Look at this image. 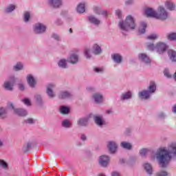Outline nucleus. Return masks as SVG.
<instances>
[{
	"instance_id": "f257e3e1",
	"label": "nucleus",
	"mask_w": 176,
	"mask_h": 176,
	"mask_svg": "<svg viewBox=\"0 0 176 176\" xmlns=\"http://www.w3.org/2000/svg\"><path fill=\"white\" fill-rule=\"evenodd\" d=\"M173 157H176V142L169 144L168 148H159L153 159H156L160 167L166 168Z\"/></svg>"
},
{
	"instance_id": "f03ea898",
	"label": "nucleus",
	"mask_w": 176,
	"mask_h": 176,
	"mask_svg": "<svg viewBox=\"0 0 176 176\" xmlns=\"http://www.w3.org/2000/svg\"><path fill=\"white\" fill-rule=\"evenodd\" d=\"M135 19L131 15H128L124 21H120L118 23V28L122 34L129 32L130 30H135Z\"/></svg>"
},
{
	"instance_id": "7ed1b4c3",
	"label": "nucleus",
	"mask_w": 176,
	"mask_h": 176,
	"mask_svg": "<svg viewBox=\"0 0 176 176\" xmlns=\"http://www.w3.org/2000/svg\"><path fill=\"white\" fill-rule=\"evenodd\" d=\"M156 91V83L151 81L148 87V90H143L138 93V96L141 100H148L151 98V96Z\"/></svg>"
},
{
	"instance_id": "20e7f679",
	"label": "nucleus",
	"mask_w": 176,
	"mask_h": 176,
	"mask_svg": "<svg viewBox=\"0 0 176 176\" xmlns=\"http://www.w3.org/2000/svg\"><path fill=\"white\" fill-rule=\"evenodd\" d=\"M168 17H170V14L166 8L163 6H158L155 19L161 21H166Z\"/></svg>"
},
{
	"instance_id": "39448f33",
	"label": "nucleus",
	"mask_w": 176,
	"mask_h": 176,
	"mask_svg": "<svg viewBox=\"0 0 176 176\" xmlns=\"http://www.w3.org/2000/svg\"><path fill=\"white\" fill-rule=\"evenodd\" d=\"M47 27L42 23H37L33 26L34 34H43L46 32Z\"/></svg>"
},
{
	"instance_id": "423d86ee",
	"label": "nucleus",
	"mask_w": 176,
	"mask_h": 176,
	"mask_svg": "<svg viewBox=\"0 0 176 176\" xmlns=\"http://www.w3.org/2000/svg\"><path fill=\"white\" fill-rule=\"evenodd\" d=\"M14 83H16V79L14 77H11L4 82L3 87L8 91H12Z\"/></svg>"
},
{
	"instance_id": "0eeeda50",
	"label": "nucleus",
	"mask_w": 176,
	"mask_h": 176,
	"mask_svg": "<svg viewBox=\"0 0 176 176\" xmlns=\"http://www.w3.org/2000/svg\"><path fill=\"white\" fill-rule=\"evenodd\" d=\"M167 47H168L167 44L163 42H159L155 45V49L159 54H163L167 50Z\"/></svg>"
},
{
	"instance_id": "6e6552de",
	"label": "nucleus",
	"mask_w": 176,
	"mask_h": 176,
	"mask_svg": "<svg viewBox=\"0 0 176 176\" xmlns=\"http://www.w3.org/2000/svg\"><path fill=\"white\" fill-rule=\"evenodd\" d=\"M8 108H11V109H14V112L18 116H27L28 113L27 110H24L23 109H14V105L12 103H10L8 105Z\"/></svg>"
},
{
	"instance_id": "1a4fd4ad",
	"label": "nucleus",
	"mask_w": 176,
	"mask_h": 176,
	"mask_svg": "<svg viewBox=\"0 0 176 176\" xmlns=\"http://www.w3.org/2000/svg\"><path fill=\"white\" fill-rule=\"evenodd\" d=\"M107 148L110 153H116L118 152V143L113 140L107 142Z\"/></svg>"
},
{
	"instance_id": "9d476101",
	"label": "nucleus",
	"mask_w": 176,
	"mask_h": 176,
	"mask_svg": "<svg viewBox=\"0 0 176 176\" xmlns=\"http://www.w3.org/2000/svg\"><path fill=\"white\" fill-rule=\"evenodd\" d=\"M157 11L152 8H147L144 10V14L146 17H152L153 19H156Z\"/></svg>"
},
{
	"instance_id": "9b49d317",
	"label": "nucleus",
	"mask_w": 176,
	"mask_h": 176,
	"mask_svg": "<svg viewBox=\"0 0 176 176\" xmlns=\"http://www.w3.org/2000/svg\"><path fill=\"white\" fill-rule=\"evenodd\" d=\"M164 6L169 12H175L176 10V5L171 0H166L164 2Z\"/></svg>"
},
{
	"instance_id": "f8f14e48",
	"label": "nucleus",
	"mask_w": 176,
	"mask_h": 176,
	"mask_svg": "<svg viewBox=\"0 0 176 176\" xmlns=\"http://www.w3.org/2000/svg\"><path fill=\"white\" fill-rule=\"evenodd\" d=\"M26 80L28 84L32 89L35 88L36 86V80L35 79V77L32 76V74H28L26 77Z\"/></svg>"
},
{
	"instance_id": "ddd939ff",
	"label": "nucleus",
	"mask_w": 176,
	"mask_h": 176,
	"mask_svg": "<svg viewBox=\"0 0 176 176\" xmlns=\"http://www.w3.org/2000/svg\"><path fill=\"white\" fill-rule=\"evenodd\" d=\"M99 164L102 167H107L109 164V157L108 155H101L99 157Z\"/></svg>"
},
{
	"instance_id": "4468645a",
	"label": "nucleus",
	"mask_w": 176,
	"mask_h": 176,
	"mask_svg": "<svg viewBox=\"0 0 176 176\" xmlns=\"http://www.w3.org/2000/svg\"><path fill=\"white\" fill-rule=\"evenodd\" d=\"M92 99L96 104H102L104 102V96L100 93H96L92 96Z\"/></svg>"
},
{
	"instance_id": "2eb2a0df",
	"label": "nucleus",
	"mask_w": 176,
	"mask_h": 176,
	"mask_svg": "<svg viewBox=\"0 0 176 176\" xmlns=\"http://www.w3.org/2000/svg\"><path fill=\"white\" fill-rule=\"evenodd\" d=\"M48 4L56 9L63 6V0H48Z\"/></svg>"
},
{
	"instance_id": "dca6fc26",
	"label": "nucleus",
	"mask_w": 176,
	"mask_h": 176,
	"mask_svg": "<svg viewBox=\"0 0 176 176\" xmlns=\"http://www.w3.org/2000/svg\"><path fill=\"white\" fill-rule=\"evenodd\" d=\"M92 53L96 56H98L102 53V49L101 48V45L98 43H95L92 46Z\"/></svg>"
},
{
	"instance_id": "f3484780",
	"label": "nucleus",
	"mask_w": 176,
	"mask_h": 176,
	"mask_svg": "<svg viewBox=\"0 0 176 176\" xmlns=\"http://www.w3.org/2000/svg\"><path fill=\"white\" fill-rule=\"evenodd\" d=\"M138 58L140 61H142V63H144V64H151V59L149 58V56L146 55V54H144V53L139 54Z\"/></svg>"
},
{
	"instance_id": "a211bd4d",
	"label": "nucleus",
	"mask_w": 176,
	"mask_h": 176,
	"mask_svg": "<svg viewBox=\"0 0 176 176\" xmlns=\"http://www.w3.org/2000/svg\"><path fill=\"white\" fill-rule=\"evenodd\" d=\"M133 97V92L131 91H127L124 92L120 96V100L121 101H126L127 100H130Z\"/></svg>"
},
{
	"instance_id": "6ab92c4d",
	"label": "nucleus",
	"mask_w": 176,
	"mask_h": 176,
	"mask_svg": "<svg viewBox=\"0 0 176 176\" xmlns=\"http://www.w3.org/2000/svg\"><path fill=\"white\" fill-rule=\"evenodd\" d=\"M67 61L70 63V64H78L79 56L76 54H72L68 58Z\"/></svg>"
},
{
	"instance_id": "aec40b11",
	"label": "nucleus",
	"mask_w": 176,
	"mask_h": 176,
	"mask_svg": "<svg viewBox=\"0 0 176 176\" xmlns=\"http://www.w3.org/2000/svg\"><path fill=\"white\" fill-rule=\"evenodd\" d=\"M56 87L54 84H50L47 87V94L50 98H54V92H53V89Z\"/></svg>"
},
{
	"instance_id": "412c9836",
	"label": "nucleus",
	"mask_w": 176,
	"mask_h": 176,
	"mask_svg": "<svg viewBox=\"0 0 176 176\" xmlns=\"http://www.w3.org/2000/svg\"><path fill=\"white\" fill-rule=\"evenodd\" d=\"M94 119L97 126H99L100 127L105 124V120H104V118H102L101 116H96Z\"/></svg>"
},
{
	"instance_id": "4be33fe9",
	"label": "nucleus",
	"mask_w": 176,
	"mask_h": 176,
	"mask_svg": "<svg viewBox=\"0 0 176 176\" xmlns=\"http://www.w3.org/2000/svg\"><path fill=\"white\" fill-rule=\"evenodd\" d=\"M86 5H87V3L85 1L80 3L77 6L76 12L78 13H85Z\"/></svg>"
},
{
	"instance_id": "5701e85b",
	"label": "nucleus",
	"mask_w": 176,
	"mask_h": 176,
	"mask_svg": "<svg viewBox=\"0 0 176 176\" xmlns=\"http://www.w3.org/2000/svg\"><path fill=\"white\" fill-rule=\"evenodd\" d=\"M111 58H112L113 61H114L116 63V64H120L122 63V60H123L122 55H120L119 54H112Z\"/></svg>"
},
{
	"instance_id": "b1692460",
	"label": "nucleus",
	"mask_w": 176,
	"mask_h": 176,
	"mask_svg": "<svg viewBox=\"0 0 176 176\" xmlns=\"http://www.w3.org/2000/svg\"><path fill=\"white\" fill-rule=\"evenodd\" d=\"M87 19L89 23H91V24H94V25H100V24H101V21L96 18L94 16H89Z\"/></svg>"
},
{
	"instance_id": "393cba45",
	"label": "nucleus",
	"mask_w": 176,
	"mask_h": 176,
	"mask_svg": "<svg viewBox=\"0 0 176 176\" xmlns=\"http://www.w3.org/2000/svg\"><path fill=\"white\" fill-rule=\"evenodd\" d=\"M89 122V118H80L77 120V124L80 126V127H86L87 126V123Z\"/></svg>"
},
{
	"instance_id": "a878e982",
	"label": "nucleus",
	"mask_w": 176,
	"mask_h": 176,
	"mask_svg": "<svg viewBox=\"0 0 176 176\" xmlns=\"http://www.w3.org/2000/svg\"><path fill=\"white\" fill-rule=\"evenodd\" d=\"M71 97H72V94L67 91H61L59 94V98H62V99L71 98Z\"/></svg>"
},
{
	"instance_id": "bb28decb",
	"label": "nucleus",
	"mask_w": 176,
	"mask_h": 176,
	"mask_svg": "<svg viewBox=\"0 0 176 176\" xmlns=\"http://www.w3.org/2000/svg\"><path fill=\"white\" fill-rule=\"evenodd\" d=\"M58 66L59 68H62L65 69V68H68V65H67V60L65 58H61L58 62Z\"/></svg>"
},
{
	"instance_id": "cd10ccee",
	"label": "nucleus",
	"mask_w": 176,
	"mask_h": 176,
	"mask_svg": "<svg viewBox=\"0 0 176 176\" xmlns=\"http://www.w3.org/2000/svg\"><path fill=\"white\" fill-rule=\"evenodd\" d=\"M168 57H169L170 60L173 63H175L176 62V52L173 50H170L168 52Z\"/></svg>"
},
{
	"instance_id": "c85d7f7f",
	"label": "nucleus",
	"mask_w": 176,
	"mask_h": 176,
	"mask_svg": "<svg viewBox=\"0 0 176 176\" xmlns=\"http://www.w3.org/2000/svg\"><path fill=\"white\" fill-rule=\"evenodd\" d=\"M121 148H123V149H126V151L131 150V148H133V146L131 144L130 142H122L120 143Z\"/></svg>"
},
{
	"instance_id": "c756f323",
	"label": "nucleus",
	"mask_w": 176,
	"mask_h": 176,
	"mask_svg": "<svg viewBox=\"0 0 176 176\" xmlns=\"http://www.w3.org/2000/svg\"><path fill=\"white\" fill-rule=\"evenodd\" d=\"M61 124L62 127L65 129H71L72 127V122L69 120H63Z\"/></svg>"
},
{
	"instance_id": "7c9ffc66",
	"label": "nucleus",
	"mask_w": 176,
	"mask_h": 176,
	"mask_svg": "<svg viewBox=\"0 0 176 176\" xmlns=\"http://www.w3.org/2000/svg\"><path fill=\"white\" fill-rule=\"evenodd\" d=\"M166 38L168 39V41H176V32H171L170 33H168L166 35Z\"/></svg>"
},
{
	"instance_id": "2f4dec72",
	"label": "nucleus",
	"mask_w": 176,
	"mask_h": 176,
	"mask_svg": "<svg viewBox=\"0 0 176 176\" xmlns=\"http://www.w3.org/2000/svg\"><path fill=\"white\" fill-rule=\"evenodd\" d=\"M146 30V23L141 22L139 28V34H144Z\"/></svg>"
},
{
	"instance_id": "473e14b6",
	"label": "nucleus",
	"mask_w": 176,
	"mask_h": 176,
	"mask_svg": "<svg viewBox=\"0 0 176 176\" xmlns=\"http://www.w3.org/2000/svg\"><path fill=\"white\" fill-rule=\"evenodd\" d=\"M149 152H151V150L149 148H141L139 151V153L140 155V156H142V157L146 156V155H148V153H149Z\"/></svg>"
},
{
	"instance_id": "72a5a7b5",
	"label": "nucleus",
	"mask_w": 176,
	"mask_h": 176,
	"mask_svg": "<svg viewBox=\"0 0 176 176\" xmlns=\"http://www.w3.org/2000/svg\"><path fill=\"white\" fill-rule=\"evenodd\" d=\"M14 9H16V6L14 4H10L7 8H5L4 12L5 13H12Z\"/></svg>"
},
{
	"instance_id": "f704fd0d",
	"label": "nucleus",
	"mask_w": 176,
	"mask_h": 176,
	"mask_svg": "<svg viewBox=\"0 0 176 176\" xmlns=\"http://www.w3.org/2000/svg\"><path fill=\"white\" fill-rule=\"evenodd\" d=\"M144 168L146 170V173L149 174V175H152L153 170L152 166L150 164L146 163L144 165Z\"/></svg>"
},
{
	"instance_id": "c9c22d12",
	"label": "nucleus",
	"mask_w": 176,
	"mask_h": 176,
	"mask_svg": "<svg viewBox=\"0 0 176 176\" xmlns=\"http://www.w3.org/2000/svg\"><path fill=\"white\" fill-rule=\"evenodd\" d=\"M60 112L62 115H67L69 113V109L67 107L62 106L60 108Z\"/></svg>"
},
{
	"instance_id": "e433bc0d",
	"label": "nucleus",
	"mask_w": 176,
	"mask_h": 176,
	"mask_svg": "<svg viewBox=\"0 0 176 176\" xmlns=\"http://www.w3.org/2000/svg\"><path fill=\"white\" fill-rule=\"evenodd\" d=\"M94 12L96 13V14H102L103 16H107L108 12L107 11L102 10L98 8H96L94 9Z\"/></svg>"
},
{
	"instance_id": "4c0bfd02",
	"label": "nucleus",
	"mask_w": 176,
	"mask_h": 176,
	"mask_svg": "<svg viewBox=\"0 0 176 176\" xmlns=\"http://www.w3.org/2000/svg\"><path fill=\"white\" fill-rule=\"evenodd\" d=\"M24 68V65H23L22 63H17L14 66V71H21Z\"/></svg>"
},
{
	"instance_id": "58836bf2",
	"label": "nucleus",
	"mask_w": 176,
	"mask_h": 176,
	"mask_svg": "<svg viewBox=\"0 0 176 176\" xmlns=\"http://www.w3.org/2000/svg\"><path fill=\"white\" fill-rule=\"evenodd\" d=\"M30 19H31V14L28 12H25L23 14V20L25 23H28Z\"/></svg>"
},
{
	"instance_id": "ea45409f",
	"label": "nucleus",
	"mask_w": 176,
	"mask_h": 176,
	"mask_svg": "<svg viewBox=\"0 0 176 176\" xmlns=\"http://www.w3.org/2000/svg\"><path fill=\"white\" fill-rule=\"evenodd\" d=\"M84 54L86 57V58H91V54H90V49L89 48H85L84 51Z\"/></svg>"
},
{
	"instance_id": "a19ab883",
	"label": "nucleus",
	"mask_w": 176,
	"mask_h": 176,
	"mask_svg": "<svg viewBox=\"0 0 176 176\" xmlns=\"http://www.w3.org/2000/svg\"><path fill=\"white\" fill-rule=\"evenodd\" d=\"M6 109L5 108H0V118H6Z\"/></svg>"
},
{
	"instance_id": "79ce46f5",
	"label": "nucleus",
	"mask_w": 176,
	"mask_h": 176,
	"mask_svg": "<svg viewBox=\"0 0 176 176\" xmlns=\"http://www.w3.org/2000/svg\"><path fill=\"white\" fill-rule=\"evenodd\" d=\"M170 173L166 170H161L157 173V176H168Z\"/></svg>"
},
{
	"instance_id": "37998d69",
	"label": "nucleus",
	"mask_w": 176,
	"mask_h": 176,
	"mask_svg": "<svg viewBox=\"0 0 176 176\" xmlns=\"http://www.w3.org/2000/svg\"><path fill=\"white\" fill-rule=\"evenodd\" d=\"M147 49H148V50H156V45H155L153 43H148L147 44Z\"/></svg>"
},
{
	"instance_id": "c03bdc74",
	"label": "nucleus",
	"mask_w": 176,
	"mask_h": 176,
	"mask_svg": "<svg viewBox=\"0 0 176 176\" xmlns=\"http://www.w3.org/2000/svg\"><path fill=\"white\" fill-rule=\"evenodd\" d=\"M94 71L96 74H102L104 72V67H94Z\"/></svg>"
},
{
	"instance_id": "a18cd8bd",
	"label": "nucleus",
	"mask_w": 176,
	"mask_h": 176,
	"mask_svg": "<svg viewBox=\"0 0 176 176\" xmlns=\"http://www.w3.org/2000/svg\"><path fill=\"white\" fill-rule=\"evenodd\" d=\"M159 36L156 34H153L147 36V38L151 40V41H155V39H157Z\"/></svg>"
},
{
	"instance_id": "49530a36",
	"label": "nucleus",
	"mask_w": 176,
	"mask_h": 176,
	"mask_svg": "<svg viewBox=\"0 0 176 176\" xmlns=\"http://www.w3.org/2000/svg\"><path fill=\"white\" fill-rule=\"evenodd\" d=\"M0 167L2 168H8V164L3 160H0Z\"/></svg>"
},
{
	"instance_id": "de8ad7c7",
	"label": "nucleus",
	"mask_w": 176,
	"mask_h": 176,
	"mask_svg": "<svg viewBox=\"0 0 176 176\" xmlns=\"http://www.w3.org/2000/svg\"><path fill=\"white\" fill-rule=\"evenodd\" d=\"M22 102L25 104V105H27L28 107H31V100L28 98H25L22 100Z\"/></svg>"
},
{
	"instance_id": "09e8293b",
	"label": "nucleus",
	"mask_w": 176,
	"mask_h": 176,
	"mask_svg": "<svg viewBox=\"0 0 176 176\" xmlns=\"http://www.w3.org/2000/svg\"><path fill=\"white\" fill-rule=\"evenodd\" d=\"M34 98L37 102H42V96L40 94H36Z\"/></svg>"
},
{
	"instance_id": "8fccbe9b",
	"label": "nucleus",
	"mask_w": 176,
	"mask_h": 176,
	"mask_svg": "<svg viewBox=\"0 0 176 176\" xmlns=\"http://www.w3.org/2000/svg\"><path fill=\"white\" fill-rule=\"evenodd\" d=\"M164 76L167 77L168 79H170V78H171V74H170V72H168V69H164Z\"/></svg>"
},
{
	"instance_id": "3c124183",
	"label": "nucleus",
	"mask_w": 176,
	"mask_h": 176,
	"mask_svg": "<svg viewBox=\"0 0 176 176\" xmlns=\"http://www.w3.org/2000/svg\"><path fill=\"white\" fill-rule=\"evenodd\" d=\"M116 15L118 19H122V11L120 10H116Z\"/></svg>"
},
{
	"instance_id": "603ef678",
	"label": "nucleus",
	"mask_w": 176,
	"mask_h": 176,
	"mask_svg": "<svg viewBox=\"0 0 176 176\" xmlns=\"http://www.w3.org/2000/svg\"><path fill=\"white\" fill-rule=\"evenodd\" d=\"M25 122L28 124H32L35 123V120L32 118H28Z\"/></svg>"
},
{
	"instance_id": "864d4df0",
	"label": "nucleus",
	"mask_w": 176,
	"mask_h": 176,
	"mask_svg": "<svg viewBox=\"0 0 176 176\" xmlns=\"http://www.w3.org/2000/svg\"><path fill=\"white\" fill-rule=\"evenodd\" d=\"M52 38L55 39V41H61V38L60 37V36H58V34H52Z\"/></svg>"
},
{
	"instance_id": "5fc2aeb1",
	"label": "nucleus",
	"mask_w": 176,
	"mask_h": 176,
	"mask_svg": "<svg viewBox=\"0 0 176 176\" xmlns=\"http://www.w3.org/2000/svg\"><path fill=\"white\" fill-rule=\"evenodd\" d=\"M133 3H134V0H127V1H125L126 6L133 5Z\"/></svg>"
},
{
	"instance_id": "6e6d98bb",
	"label": "nucleus",
	"mask_w": 176,
	"mask_h": 176,
	"mask_svg": "<svg viewBox=\"0 0 176 176\" xmlns=\"http://www.w3.org/2000/svg\"><path fill=\"white\" fill-rule=\"evenodd\" d=\"M18 86L19 89H21L22 91L25 89V87L24 86V84L23 82L19 83Z\"/></svg>"
},
{
	"instance_id": "4d7b16f0",
	"label": "nucleus",
	"mask_w": 176,
	"mask_h": 176,
	"mask_svg": "<svg viewBox=\"0 0 176 176\" xmlns=\"http://www.w3.org/2000/svg\"><path fill=\"white\" fill-rule=\"evenodd\" d=\"M55 24H56V25H63V21H61V19H58L55 21Z\"/></svg>"
},
{
	"instance_id": "13d9d810",
	"label": "nucleus",
	"mask_w": 176,
	"mask_h": 176,
	"mask_svg": "<svg viewBox=\"0 0 176 176\" xmlns=\"http://www.w3.org/2000/svg\"><path fill=\"white\" fill-rule=\"evenodd\" d=\"M111 176H122L120 175V173L118 171H113L111 173Z\"/></svg>"
},
{
	"instance_id": "bf43d9fd",
	"label": "nucleus",
	"mask_w": 176,
	"mask_h": 176,
	"mask_svg": "<svg viewBox=\"0 0 176 176\" xmlns=\"http://www.w3.org/2000/svg\"><path fill=\"white\" fill-rule=\"evenodd\" d=\"M113 113V110L109 109H107L106 111V113H107V115H111V113Z\"/></svg>"
},
{
	"instance_id": "052dcab7",
	"label": "nucleus",
	"mask_w": 176,
	"mask_h": 176,
	"mask_svg": "<svg viewBox=\"0 0 176 176\" xmlns=\"http://www.w3.org/2000/svg\"><path fill=\"white\" fill-rule=\"evenodd\" d=\"M87 91H94V88L93 87H87Z\"/></svg>"
},
{
	"instance_id": "680f3d73",
	"label": "nucleus",
	"mask_w": 176,
	"mask_h": 176,
	"mask_svg": "<svg viewBox=\"0 0 176 176\" xmlns=\"http://www.w3.org/2000/svg\"><path fill=\"white\" fill-rule=\"evenodd\" d=\"M81 140L82 141H86L87 140V137L86 136V135H82Z\"/></svg>"
},
{
	"instance_id": "e2e57ef3",
	"label": "nucleus",
	"mask_w": 176,
	"mask_h": 176,
	"mask_svg": "<svg viewBox=\"0 0 176 176\" xmlns=\"http://www.w3.org/2000/svg\"><path fill=\"white\" fill-rule=\"evenodd\" d=\"M172 111L173 113H176V104L173 106Z\"/></svg>"
},
{
	"instance_id": "0e129e2a",
	"label": "nucleus",
	"mask_w": 176,
	"mask_h": 176,
	"mask_svg": "<svg viewBox=\"0 0 176 176\" xmlns=\"http://www.w3.org/2000/svg\"><path fill=\"white\" fill-rule=\"evenodd\" d=\"M159 118H164L166 115L164 113H161L158 115Z\"/></svg>"
},
{
	"instance_id": "69168bd1",
	"label": "nucleus",
	"mask_w": 176,
	"mask_h": 176,
	"mask_svg": "<svg viewBox=\"0 0 176 176\" xmlns=\"http://www.w3.org/2000/svg\"><path fill=\"white\" fill-rule=\"evenodd\" d=\"M120 162L121 163V164H124V163H126V160L124 159H121L120 160Z\"/></svg>"
},
{
	"instance_id": "338daca9",
	"label": "nucleus",
	"mask_w": 176,
	"mask_h": 176,
	"mask_svg": "<svg viewBox=\"0 0 176 176\" xmlns=\"http://www.w3.org/2000/svg\"><path fill=\"white\" fill-rule=\"evenodd\" d=\"M3 146V142H2V140H0V148H2Z\"/></svg>"
},
{
	"instance_id": "774afa93",
	"label": "nucleus",
	"mask_w": 176,
	"mask_h": 176,
	"mask_svg": "<svg viewBox=\"0 0 176 176\" xmlns=\"http://www.w3.org/2000/svg\"><path fill=\"white\" fill-rule=\"evenodd\" d=\"M174 79L176 80V72L175 73Z\"/></svg>"
}]
</instances>
